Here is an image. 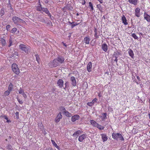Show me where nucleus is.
I'll list each match as a JSON object with an SVG mask.
<instances>
[{
    "label": "nucleus",
    "instance_id": "nucleus-39",
    "mask_svg": "<svg viewBox=\"0 0 150 150\" xmlns=\"http://www.w3.org/2000/svg\"><path fill=\"white\" fill-rule=\"evenodd\" d=\"M89 6L91 7V11H93L94 10V8L93 6V4L91 2L89 3Z\"/></svg>",
    "mask_w": 150,
    "mask_h": 150
},
{
    "label": "nucleus",
    "instance_id": "nucleus-51",
    "mask_svg": "<svg viewBox=\"0 0 150 150\" xmlns=\"http://www.w3.org/2000/svg\"><path fill=\"white\" fill-rule=\"evenodd\" d=\"M100 4L103 3V0H97Z\"/></svg>",
    "mask_w": 150,
    "mask_h": 150
},
{
    "label": "nucleus",
    "instance_id": "nucleus-17",
    "mask_svg": "<svg viewBox=\"0 0 150 150\" xmlns=\"http://www.w3.org/2000/svg\"><path fill=\"white\" fill-rule=\"evenodd\" d=\"M103 141V142L106 141L108 139V137L105 134H100Z\"/></svg>",
    "mask_w": 150,
    "mask_h": 150
},
{
    "label": "nucleus",
    "instance_id": "nucleus-18",
    "mask_svg": "<svg viewBox=\"0 0 150 150\" xmlns=\"http://www.w3.org/2000/svg\"><path fill=\"white\" fill-rule=\"evenodd\" d=\"M42 11L45 12L47 14L48 16H51V14L47 8H43Z\"/></svg>",
    "mask_w": 150,
    "mask_h": 150
},
{
    "label": "nucleus",
    "instance_id": "nucleus-14",
    "mask_svg": "<svg viewBox=\"0 0 150 150\" xmlns=\"http://www.w3.org/2000/svg\"><path fill=\"white\" fill-rule=\"evenodd\" d=\"M72 82V85L73 86H76V81L75 77L74 76H71L70 79Z\"/></svg>",
    "mask_w": 150,
    "mask_h": 150
},
{
    "label": "nucleus",
    "instance_id": "nucleus-46",
    "mask_svg": "<svg viewBox=\"0 0 150 150\" xmlns=\"http://www.w3.org/2000/svg\"><path fill=\"white\" fill-rule=\"evenodd\" d=\"M16 118L17 119H18L19 118V112H17L16 113Z\"/></svg>",
    "mask_w": 150,
    "mask_h": 150
},
{
    "label": "nucleus",
    "instance_id": "nucleus-53",
    "mask_svg": "<svg viewBox=\"0 0 150 150\" xmlns=\"http://www.w3.org/2000/svg\"><path fill=\"white\" fill-rule=\"evenodd\" d=\"M72 25L71 26V27L72 28H74L75 26V25L73 23L72 24H71Z\"/></svg>",
    "mask_w": 150,
    "mask_h": 150
},
{
    "label": "nucleus",
    "instance_id": "nucleus-45",
    "mask_svg": "<svg viewBox=\"0 0 150 150\" xmlns=\"http://www.w3.org/2000/svg\"><path fill=\"white\" fill-rule=\"evenodd\" d=\"M25 23V22L24 20L20 18V20L19 22V23Z\"/></svg>",
    "mask_w": 150,
    "mask_h": 150
},
{
    "label": "nucleus",
    "instance_id": "nucleus-40",
    "mask_svg": "<svg viewBox=\"0 0 150 150\" xmlns=\"http://www.w3.org/2000/svg\"><path fill=\"white\" fill-rule=\"evenodd\" d=\"M132 36L135 39H137L138 38L136 35L134 33L132 34Z\"/></svg>",
    "mask_w": 150,
    "mask_h": 150
},
{
    "label": "nucleus",
    "instance_id": "nucleus-25",
    "mask_svg": "<svg viewBox=\"0 0 150 150\" xmlns=\"http://www.w3.org/2000/svg\"><path fill=\"white\" fill-rule=\"evenodd\" d=\"M38 3L39 5L37 6V10L38 11H41L43 8L41 7V5L40 4V0H39Z\"/></svg>",
    "mask_w": 150,
    "mask_h": 150
},
{
    "label": "nucleus",
    "instance_id": "nucleus-30",
    "mask_svg": "<svg viewBox=\"0 0 150 150\" xmlns=\"http://www.w3.org/2000/svg\"><path fill=\"white\" fill-rule=\"evenodd\" d=\"M12 56L16 58L18 57V53L17 52L14 51L13 52H12Z\"/></svg>",
    "mask_w": 150,
    "mask_h": 150
},
{
    "label": "nucleus",
    "instance_id": "nucleus-5",
    "mask_svg": "<svg viewBox=\"0 0 150 150\" xmlns=\"http://www.w3.org/2000/svg\"><path fill=\"white\" fill-rule=\"evenodd\" d=\"M55 59L57 60V63L59 65L60 64H62L64 62V58L62 56H59L57 58H56Z\"/></svg>",
    "mask_w": 150,
    "mask_h": 150
},
{
    "label": "nucleus",
    "instance_id": "nucleus-47",
    "mask_svg": "<svg viewBox=\"0 0 150 150\" xmlns=\"http://www.w3.org/2000/svg\"><path fill=\"white\" fill-rule=\"evenodd\" d=\"M22 95H23V97L24 98H27V95H26L25 93L24 92H23L22 94Z\"/></svg>",
    "mask_w": 150,
    "mask_h": 150
},
{
    "label": "nucleus",
    "instance_id": "nucleus-21",
    "mask_svg": "<svg viewBox=\"0 0 150 150\" xmlns=\"http://www.w3.org/2000/svg\"><path fill=\"white\" fill-rule=\"evenodd\" d=\"M82 132V131L80 130H78L74 133L73 134V136L74 137H77L79 135L81 134Z\"/></svg>",
    "mask_w": 150,
    "mask_h": 150
},
{
    "label": "nucleus",
    "instance_id": "nucleus-6",
    "mask_svg": "<svg viewBox=\"0 0 150 150\" xmlns=\"http://www.w3.org/2000/svg\"><path fill=\"white\" fill-rule=\"evenodd\" d=\"M12 20L15 24L18 25L20 18L16 16H13L12 18Z\"/></svg>",
    "mask_w": 150,
    "mask_h": 150
},
{
    "label": "nucleus",
    "instance_id": "nucleus-35",
    "mask_svg": "<svg viewBox=\"0 0 150 150\" xmlns=\"http://www.w3.org/2000/svg\"><path fill=\"white\" fill-rule=\"evenodd\" d=\"M59 109L60 111L62 112L63 113L66 110L65 108L63 106H61L59 107Z\"/></svg>",
    "mask_w": 150,
    "mask_h": 150
},
{
    "label": "nucleus",
    "instance_id": "nucleus-50",
    "mask_svg": "<svg viewBox=\"0 0 150 150\" xmlns=\"http://www.w3.org/2000/svg\"><path fill=\"white\" fill-rule=\"evenodd\" d=\"M68 83H69V82H67V81L66 82H65V87L64 88V89H65V88H66V86H67V85L68 84Z\"/></svg>",
    "mask_w": 150,
    "mask_h": 150
},
{
    "label": "nucleus",
    "instance_id": "nucleus-23",
    "mask_svg": "<svg viewBox=\"0 0 150 150\" xmlns=\"http://www.w3.org/2000/svg\"><path fill=\"white\" fill-rule=\"evenodd\" d=\"M102 48L104 51L106 52L108 50L107 45L105 43L103 44L102 45Z\"/></svg>",
    "mask_w": 150,
    "mask_h": 150
},
{
    "label": "nucleus",
    "instance_id": "nucleus-61",
    "mask_svg": "<svg viewBox=\"0 0 150 150\" xmlns=\"http://www.w3.org/2000/svg\"><path fill=\"white\" fill-rule=\"evenodd\" d=\"M7 122L8 123V122H11V121L9 120H8V119L7 120Z\"/></svg>",
    "mask_w": 150,
    "mask_h": 150
},
{
    "label": "nucleus",
    "instance_id": "nucleus-52",
    "mask_svg": "<svg viewBox=\"0 0 150 150\" xmlns=\"http://www.w3.org/2000/svg\"><path fill=\"white\" fill-rule=\"evenodd\" d=\"M4 118L6 120H7L8 119V118L7 117V116L6 115H5L4 116Z\"/></svg>",
    "mask_w": 150,
    "mask_h": 150
},
{
    "label": "nucleus",
    "instance_id": "nucleus-63",
    "mask_svg": "<svg viewBox=\"0 0 150 150\" xmlns=\"http://www.w3.org/2000/svg\"><path fill=\"white\" fill-rule=\"evenodd\" d=\"M136 83L137 84H139V83L138 82L136 81Z\"/></svg>",
    "mask_w": 150,
    "mask_h": 150
},
{
    "label": "nucleus",
    "instance_id": "nucleus-3",
    "mask_svg": "<svg viewBox=\"0 0 150 150\" xmlns=\"http://www.w3.org/2000/svg\"><path fill=\"white\" fill-rule=\"evenodd\" d=\"M12 70L15 74L18 75L20 73L18 66L15 63H13L11 66Z\"/></svg>",
    "mask_w": 150,
    "mask_h": 150
},
{
    "label": "nucleus",
    "instance_id": "nucleus-44",
    "mask_svg": "<svg viewBox=\"0 0 150 150\" xmlns=\"http://www.w3.org/2000/svg\"><path fill=\"white\" fill-rule=\"evenodd\" d=\"M10 28H11V26L9 25H7L6 26V29L7 30H10Z\"/></svg>",
    "mask_w": 150,
    "mask_h": 150
},
{
    "label": "nucleus",
    "instance_id": "nucleus-49",
    "mask_svg": "<svg viewBox=\"0 0 150 150\" xmlns=\"http://www.w3.org/2000/svg\"><path fill=\"white\" fill-rule=\"evenodd\" d=\"M81 3L83 5L85 4L86 3V1L85 0H82Z\"/></svg>",
    "mask_w": 150,
    "mask_h": 150
},
{
    "label": "nucleus",
    "instance_id": "nucleus-22",
    "mask_svg": "<svg viewBox=\"0 0 150 150\" xmlns=\"http://www.w3.org/2000/svg\"><path fill=\"white\" fill-rule=\"evenodd\" d=\"M97 99L96 98L94 99L92 102H88L87 103V105L89 106H91L93 104L96 102Z\"/></svg>",
    "mask_w": 150,
    "mask_h": 150
},
{
    "label": "nucleus",
    "instance_id": "nucleus-12",
    "mask_svg": "<svg viewBox=\"0 0 150 150\" xmlns=\"http://www.w3.org/2000/svg\"><path fill=\"white\" fill-rule=\"evenodd\" d=\"M80 118V116L78 115H75L71 117V121L73 122H74L76 120H78Z\"/></svg>",
    "mask_w": 150,
    "mask_h": 150
},
{
    "label": "nucleus",
    "instance_id": "nucleus-15",
    "mask_svg": "<svg viewBox=\"0 0 150 150\" xmlns=\"http://www.w3.org/2000/svg\"><path fill=\"white\" fill-rule=\"evenodd\" d=\"M90 40V38L89 36H87L84 38L83 41L86 44H88Z\"/></svg>",
    "mask_w": 150,
    "mask_h": 150
},
{
    "label": "nucleus",
    "instance_id": "nucleus-60",
    "mask_svg": "<svg viewBox=\"0 0 150 150\" xmlns=\"http://www.w3.org/2000/svg\"><path fill=\"white\" fill-rule=\"evenodd\" d=\"M79 24V23H75V24H74L75 26H76L77 25Z\"/></svg>",
    "mask_w": 150,
    "mask_h": 150
},
{
    "label": "nucleus",
    "instance_id": "nucleus-4",
    "mask_svg": "<svg viewBox=\"0 0 150 150\" xmlns=\"http://www.w3.org/2000/svg\"><path fill=\"white\" fill-rule=\"evenodd\" d=\"M49 66L51 68L56 67L59 65L58 63L55 59L53 60L50 61L49 63Z\"/></svg>",
    "mask_w": 150,
    "mask_h": 150
},
{
    "label": "nucleus",
    "instance_id": "nucleus-2",
    "mask_svg": "<svg viewBox=\"0 0 150 150\" xmlns=\"http://www.w3.org/2000/svg\"><path fill=\"white\" fill-rule=\"evenodd\" d=\"M19 47L21 50L25 52L26 54H28L30 53V47H28L25 45L21 44L19 45Z\"/></svg>",
    "mask_w": 150,
    "mask_h": 150
},
{
    "label": "nucleus",
    "instance_id": "nucleus-58",
    "mask_svg": "<svg viewBox=\"0 0 150 150\" xmlns=\"http://www.w3.org/2000/svg\"><path fill=\"white\" fill-rule=\"evenodd\" d=\"M94 32H95V33H97V29L96 28H95Z\"/></svg>",
    "mask_w": 150,
    "mask_h": 150
},
{
    "label": "nucleus",
    "instance_id": "nucleus-43",
    "mask_svg": "<svg viewBox=\"0 0 150 150\" xmlns=\"http://www.w3.org/2000/svg\"><path fill=\"white\" fill-rule=\"evenodd\" d=\"M17 100L18 102L21 104H22L23 103V102L22 100H21L19 98H17Z\"/></svg>",
    "mask_w": 150,
    "mask_h": 150
},
{
    "label": "nucleus",
    "instance_id": "nucleus-20",
    "mask_svg": "<svg viewBox=\"0 0 150 150\" xmlns=\"http://www.w3.org/2000/svg\"><path fill=\"white\" fill-rule=\"evenodd\" d=\"M0 42L2 46H4L6 45V42L5 39L3 38H0Z\"/></svg>",
    "mask_w": 150,
    "mask_h": 150
},
{
    "label": "nucleus",
    "instance_id": "nucleus-8",
    "mask_svg": "<svg viewBox=\"0 0 150 150\" xmlns=\"http://www.w3.org/2000/svg\"><path fill=\"white\" fill-rule=\"evenodd\" d=\"M62 116L61 112H59L55 119V122H58L60 121V119L62 118Z\"/></svg>",
    "mask_w": 150,
    "mask_h": 150
},
{
    "label": "nucleus",
    "instance_id": "nucleus-13",
    "mask_svg": "<svg viewBox=\"0 0 150 150\" xmlns=\"http://www.w3.org/2000/svg\"><path fill=\"white\" fill-rule=\"evenodd\" d=\"M92 68V64L91 62H89L87 65V69L88 72H90L91 71Z\"/></svg>",
    "mask_w": 150,
    "mask_h": 150
},
{
    "label": "nucleus",
    "instance_id": "nucleus-48",
    "mask_svg": "<svg viewBox=\"0 0 150 150\" xmlns=\"http://www.w3.org/2000/svg\"><path fill=\"white\" fill-rule=\"evenodd\" d=\"M97 34V33H95L94 36L96 38H99V36Z\"/></svg>",
    "mask_w": 150,
    "mask_h": 150
},
{
    "label": "nucleus",
    "instance_id": "nucleus-24",
    "mask_svg": "<svg viewBox=\"0 0 150 150\" xmlns=\"http://www.w3.org/2000/svg\"><path fill=\"white\" fill-rule=\"evenodd\" d=\"M138 1V0H129L128 1L130 4L136 5L137 4Z\"/></svg>",
    "mask_w": 150,
    "mask_h": 150
},
{
    "label": "nucleus",
    "instance_id": "nucleus-64",
    "mask_svg": "<svg viewBox=\"0 0 150 150\" xmlns=\"http://www.w3.org/2000/svg\"><path fill=\"white\" fill-rule=\"evenodd\" d=\"M149 108L150 109V100H149Z\"/></svg>",
    "mask_w": 150,
    "mask_h": 150
},
{
    "label": "nucleus",
    "instance_id": "nucleus-34",
    "mask_svg": "<svg viewBox=\"0 0 150 150\" xmlns=\"http://www.w3.org/2000/svg\"><path fill=\"white\" fill-rule=\"evenodd\" d=\"M5 14L4 9L3 8H2L0 11V15L1 16H3Z\"/></svg>",
    "mask_w": 150,
    "mask_h": 150
},
{
    "label": "nucleus",
    "instance_id": "nucleus-9",
    "mask_svg": "<svg viewBox=\"0 0 150 150\" xmlns=\"http://www.w3.org/2000/svg\"><path fill=\"white\" fill-rule=\"evenodd\" d=\"M140 9L139 8H137L135 10V14L137 17H139L141 15Z\"/></svg>",
    "mask_w": 150,
    "mask_h": 150
},
{
    "label": "nucleus",
    "instance_id": "nucleus-42",
    "mask_svg": "<svg viewBox=\"0 0 150 150\" xmlns=\"http://www.w3.org/2000/svg\"><path fill=\"white\" fill-rule=\"evenodd\" d=\"M24 92L23 89L21 88H20L19 90V94H22Z\"/></svg>",
    "mask_w": 150,
    "mask_h": 150
},
{
    "label": "nucleus",
    "instance_id": "nucleus-28",
    "mask_svg": "<svg viewBox=\"0 0 150 150\" xmlns=\"http://www.w3.org/2000/svg\"><path fill=\"white\" fill-rule=\"evenodd\" d=\"M52 143L53 145L56 148H57L59 150L60 148L59 146L57 145V144H56L55 142L54 141V140H51Z\"/></svg>",
    "mask_w": 150,
    "mask_h": 150
},
{
    "label": "nucleus",
    "instance_id": "nucleus-57",
    "mask_svg": "<svg viewBox=\"0 0 150 150\" xmlns=\"http://www.w3.org/2000/svg\"><path fill=\"white\" fill-rule=\"evenodd\" d=\"M62 43H63V44L64 46L66 47H67V45H66V44L65 43H64L63 42H62Z\"/></svg>",
    "mask_w": 150,
    "mask_h": 150
},
{
    "label": "nucleus",
    "instance_id": "nucleus-26",
    "mask_svg": "<svg viewBox=\"0 0 150 150\" xmlns=\"http://www.w3.org/2000/svg\"><path fill=\"white\" fill-rule=\"evenodd\" d=\"M103 116H100V117L102 118V120L104 121L107 118V114L106 113H104L102 114Z\"/></svg>",
    "mask_w": 150,
    "mask_h": 150
},
{
    "label": "nucleus",
    "instance_id": "nucleus-7",
    "mask_svg": "<svg viewBox=\"0 0 150 150\" xmlns=\"http://www.w3.org/2000/svg\"><path fill=\"white\" fill-rule=\"evenodd\" d=\"M87 135L86 134H83L79 137L78 140L80 142H82L86 137Z\"/></svg>",
    "mask_w": 150,
    "mask_h": 150
},
{
    "label": "nucleus",
    "instance_id": "nucleus-54",
    "mask_svg": "<svg viewBox=\"0 0 150 150\" xmlns=\"http://www.w3.org/2000/svg\"><path fill=\"white\" fill-rule=\"evenodd\" d=\"M114 61L116 62H117V57H115V59L114 60Z\"/></svg>",
    "mask_w": 150,
    "mask_h": 150
},
{
    "label": "nucleus",
    "instance_id": "nucleus-11",
    "mask_svg": "<svg viewBox=\"0 0 150 150\" xmlns=\"http://www.w3.org/2000/svg\"><path fill=\"white\" fill-rule=\"evenodd\" d=\"M127 51L129 56L132 58L134 59V54L132 50L131 49H129Z\"/></svg>",
    "mask_w": 150,
    "mask_h": 150
},
{
    "label": "nucleus",
    "instance_id": "nucleus-56",
    "mask_svg": "<svg viewBox=\"0 0 150 150\" xmlns=\"http://www.w3.org/2000/svg\"><path fill=\"white\" fill-rule=\"evenodd\" d=\"M137 78L139 81H140V78L139 76H137Z\"/></svg>",
    "mask_w": 150,
    "mask_h": 150
},
{
    "label": "nucleus",
    "instance_id": "nucleus-29",
    "mask_svg": "<svg viewBox=\"0 0 150 150\" xmlns=\"http://www.w3.org/2000/svg\"><path fill=\"white\" fill-rule=\"evenodd\" d=\"M97 7L100 12H102L103 11V8L102 5L100 4H97Z\"/></svg>",
    "mask_w": 150,
    "mask_h": 150
},
{
    "label": "nucleus",
    "instance_id": "nucleus-27",
    "mask_svg": "<svg viewBox=\"0 0 150 150\" xmlns=\"http://www.w3.org/2000/svg\"><path fill=\"white\" fill-rule=\"evenodd\" d=\"M90 123L92 125H93V126L95 127H96V125H97V124H98L95 121L93 120H91Z\"/></svg>",
    "mask_w": 150,
    "mask_h": 150
},
{
    "label": "nucleus",
    "instance_id": "nucleus-41",
    "mask_svg": "<svg viewBox=\"0 0 150 150\" xmlns=\"http://www.w3.org/2000/svg\"><path fill=\"white\" fill-rule=\"evenodd\" d=\"M17 30V29L16 28H13L11 30V33H15Z\"/></svg>",
    "mask_w": 150,
    "mask_h": 150
},
{
    "label": "nucleus",
    "instance_id": "nucleus-55",
    "mask_svg": "<svg viewBox=\"0 0 150 150\" xmlns=\"http://www.w3.org/2000/svg\"><path fill=\"white\" fill-rule=\"evenodd\" d=\"M68 23L69 24H72L73 23H74V22H71L69 21L68 22Z\"/></svg>",
    "mask_w": 150,
    "mask_h": 150
},
{
    "label": "nucleus",
    "instance_id": "nucleus-32",
    "mask_svg": "<svg viewBox=\"0 0 150 150\" xmlns=\"http://www.w3.org/2000/svg\"><path fill=\"white\" fill-rule=\"evenodd\" d=\"M63 113H64V115L67 117H70L71 116V114L69 112L66 110L65 111V112Z\"/></svg>",
    "mask_w": 150,
    "mask_h": 150
},
{
    "label": "nucleus",
    "instance_id": "nucleus-31",
    "mask_svg": "<svg viewBox=\"0 0 150 150\" xmlns=\"http://www.w3.org/2000/svg\"><path fill=\"white\" fill-rule=\"evenodd\" d=\"M98 128L100 130H103L104 129V127L99 125L98 123L96 127Z\"/></svg>",
    "mask_w": 150,
    "mask_h": 150
},
{
    "label": "nucleus",
    "instance_id": "nucleus-19",
    "mask_svg": "<svg viewBox=\"0 0 150 150\" xmlns=\"http://www.w3.org/2000/svg\"><path fill=\"white\" fill-rule=\"evenodd\" d=\"M122 20L124 25H126L128 24V23L127 22L126 18L124 15L122 16Z\"/></svg>",
    "mask_w": 150,
    "mask_h": 150
},
{
    "label": "nucleus",
    "instance_id": "nucleus-38",
    "mask_svg": "<svg viewBox=\"0 0 150 150\" xmlns=\"http://www.w3.org/2000/svg\"><path fill=\"white\" fill-rule=\"evenodd\" d=\"M10 93V92L8 90L7 91H6L4 92V96H8L9 95Z\"/></svg>",
    "mask_w": 150,
    "mask_h": 150
},
{
    "label": "nucleus",
    "instance_id": "nucleus-59",
    "mask_svg": "<svg viewBox=\"0 0 150 150\" xmlns=\"http://www.w3.org/2000/svg\"><path fill=\"white\" fill-rule=\"evenodd\" d=\"M98 96L99 97H100L101 96V95L100 94V93H99L98 94Z\"/></svg>",
    "mask_w": 150,
    "mask_h": 150
},
{
    "label": "nucleus",
    "instance_id": "nucleus-10",
    "mask_svg": "<svg viewBox=\"0 0 150 150\" xmlns=\"http://www.w3.org/2000/svg\"><path fill=\"white\" fill-rule=\"evenodd\" d=\"M57 84L60 88H62L63 86V81L62 79H59L57 81Z\"/></svg>",
    "mask_w": 150,
    "mask_h": 150
},
{
    "label": "nucleus",
    "instance_id": "nucleus-62",
    "mask_svg": "<svg viewBox=\"0 0 150 150\" xmlns=\"http://www.w3.org/2000/svg\"><path fill=\"white\" fill-rule=\"evenodd\" d=\"M48 1L47 0H46V1H45V3H48Z\"/></svg>",
    "mask_w": 150,
    "mask_h": 150
},
{
    "label": "nucleus",
    "instance_id": "nucleus-36",
    "mask_svg": "<svg viewBox=\"0 0 150 150\" xmlns=\"http://www.w3.org/2000/svg\"><path fill=\"white\" fill-rule=\"evenodd\" d=\"M35 57L36 61H37L38 63L40 64V58L39 57V56L38 54H36L35 55Z\"/></svg>",
    "mask_w": 150,
    "mask_h": 150
},
{
    "label": "nucleus",
    "instance_id": "nucleus-33",
    "mask_svg": "<svg viewBox=\"0 0 150 150\" xmlns=\"http://www.w3.org/2000/svg\"><path fill=\"white\" fill-rule=\"evenodd\" d=\"M13 85L11 83H10L8 86V90L11 92L13 89Z\"/></svg>",
    "mask_w": 150,
    "mask_h": 150
},
{
    "label": "nucleus",
    "instance_id": "nucleus-1",
    "mask_svg": "<svg viewBox=\"0 0 150 150\" xmlns=\"http://www.w3.org/2000/svg\"><path fill=\"white\" fill-rule=\"evenodd\" d=\"M112 136L113 139L117 140H119L123 141H124V139L122 134L119 133H113Z\"/></svg>",
    "mask_w": 150,
    "mask_h": 150
},
{
    "label": "nucleus",
    "instance_id": "nucleus-37",
    "mask_svg": "<svg viewBox=\"0 0 150 150\" xmlns=\"http://www.w3.org/2000/svg\"><path fill=\"white\" fill-rule=\"evenodd\" d=\"M12 43H13V42H12V38L11 37H10L9 39V45H8V46L9 47H10V46H11L12 45Z\"/></svg>",
    "mask_w": 150,
    "mask_h": 150
},
{
    "label": "nucleus",
    "instance_id": "nucleus-16",
    "mask_svg": "<svg viewBox=\"0 0 150 150\" xmlns=\"http://www.w3.org/2000/svg\"><path fill=\"white\" fill-rule=\"evenodd\" d=\"M144 18L147 22L150 21V16L146 13L144 14Z\"/></svg>",
    "mask_w": 150,
    "mask_h": 150
}]
</instances>
